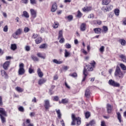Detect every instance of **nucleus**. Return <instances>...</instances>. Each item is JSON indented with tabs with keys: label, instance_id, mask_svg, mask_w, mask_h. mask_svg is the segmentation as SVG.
Returning a JSON list of instances; mask_svg holds the SVG:
<instances>
[{
	"label": "nucleus",
	"instance_id": "5701e85b",
	"mask_svg": "<svg viewBox=\"0 0 126 126\" xmlns=\"http://www.w3.org/2000/svg\"><path fill=\"white\" fill-rule=\"evenodd\" d=\"M53 62L54 63H56V64H62V63H63V61H59L57 59H54L53 60Z\"/></svg>",
	"mask_w": 126,
	"mask_h": 126
},
{
	"label": "nucleus",
	"instance_id": "f257e3e1",
	"mask_svg": "<svg viewBox=\"0 0 126 126\" xmlns=\"http://www.w3.org/2000/svg\"><path fill=\"white\" fill-rule=\"evenodd\" d=\"M90 65H86L84 68L83 70V74H88V71H92L93 70V68L95 67V65L96 64V63L95 61H93L90 63Z\"/></svg>",
	"mask_w": 126,
	"mask_h": 126
},
{
	"label": "nucleus",
	"instance_id": "39448f33",
	"mask_svg": "<svg viewBox=\"0 0 126 126\" xmlns=\"http://www.w3.org/2000/svg\"><path fill=\"white\" fill-rule=\"evenodd\" d=\"M21 34H22V29H19L12 34V36L15 39H18V36H20Z\"/></svg>",
	"mask_w": 126,
	"mask_h": 126
},
{
	"label": "nucleus",
	"instance_id": "e2e57ef3",
	"mask_svg": "<svg viewBox=\"0 0 126 126\" xmlns=\"http://www.w3.org/2000/svg\"><path fill=\"white\" fill-rule=\"evenodd\" d=\"M29 72L31 74V73H33V72H34V70H33V69H32L31 68H29Z\"/></svg>",
	"mask_w": 126,
	"mask_h": 126
},
{
	"label": "nucleus",
	"instance_id": "f03ea898",
	"mask_svg": "<svg viewBox=\"0 0 126 126\" xmlns=\"http://www.w3.org/2000/svg\"><path fill=\"white\" fill-rule=\"evenodd\" d=\"M71 119H72V122H71V126H75L77 122V125H80L81 124V119L79 117H75V115L74 114H72L71 115Z\"/></svg>",
	"mask_w": 126,
	"mask_h": 126
},
{
	"label": "nucleus",
	"instance_id": "a19ab883",
	"mask_svg": "<svg viewBox=\"0 0 126 126\" xmlns=\"http://www.w3.org/2000/svg\"><path fill=\"white\" fill-rule=\"evenodd\" d=\"M103 29L104 33H107V32H108V27L104 26L103 27Z\"/></svg>",
	"mask_w": 126,
	"mask_h": 126
},
{
	"label": "nucleus",
	"instance_id": "a878e982",
	"mask_svg": "<svg viewBox=\"0 0 126 126\" xmlns=\"http://www.w3.org/2000/svg\"><path fill=\"white\" fill-rule=\"evenodd\" d=\"M23 15L26 18H29V14L28 13V12H27V11H23Z\"/></svg>",
	"mask_w": 126,
	"mask_h": 126
},
{
	"label": "nucleus",
	"instance_id": "20e7f679",
	"mask_svg": "<svg viewBox=\"0 0 126 126\" xmlns=\"http://www.w3.org/2000/svg\"><path fill=\"white\" fill-rule=\"evenodd\" d=\"M25 73V69H24V64L23 63L19 64V69L18 70L19 75H23Z\"/></svg>",
	"mask_w": 126,
	"mask_h": 126
},
{
	"label": "nucleus",
	"instance_id": "7ed1b4c3",
	"mask_svg": "<svg viewBox=\"0 0 126 126\" xmlns=\"http://www.w3.org/2000/svg\"><path fill=\"white\" fill-rule=\"evenodd\" d=\"M114 75L115 76H118L119 78L124 77V73H123V72L121 70V68L119 66H116Z\"/></svg>",
	"mask_w": 126,
	"mask_h": 126
},
{
	"label": "nucleus",
	"instance_id": "680f3d73",
	"mask_svg": "<svg viewBox=\"0 0 126 126\" xmlns=\"http://www.w3.org/2000/svg\"><path fill=\"white\" fill-rule=\"evenodd\" d=\"M114 16V14L113 13H110L108 14V17L110 18H112Z\"/></svg>",
	"mask_w": 126,
	"mask_h": 126
},
{
	"label": "nucleus",
	"instance_id": "c9c22d12",
	"mask_svg": "<svg viewBox=\"0 0 126 126\" xmlns=\"http://www.w3.org/2000/svg\"><path fill=\"white\" fill-rule=\"evenodd\" d=\"M120 67H121L122 69L123 70H126V66L123 63H121L120 64Z\"/></svg>",
	"mask_w": 126,
	"mask_h": 126
},
{
	"label": "nucleus",
	"instance_id": "393cba45",
	"mask_svg": "<svg viewBox=\"0 0 126 126\" xmlns=\"http://www.w3.org/2000/svg\"><path fill=\"white\" fill-rule=\"evenodd\" d=\"M35 43L36 44H40L41 42H42V38L40 37H38L35 40Z\"/></svg>",
	"mask_w": 126,
	"mask_h": 126
},
{
	"label": "nucleus",
	"instance_id": "5fc2aeb1",
	"mask_svg": "<svg viewBox=\"0 0 126 126\" xmlns=\"http://www.w3.org/2000/svg\"><path fill=\"white\" fill-rule=\"evenodd\" d=\"M70 76H72V77H77V74L76 73H73L71 74H70Z\"/></svg>",
	"mask_w": 126,
	"mask_h": 126
},
{
	"label": "nucleus",
	"instance_id": "2f4dec72",
	"mask_svg": "<svg viewBox=\"0 0 126 126\" xmlns=\"http://www.w3.org/2000/svg\"><path fill=\"white\" fill-rule=\"evenodd\" d=\"M11 49L13 51H15L16 49H17V46H16V44H13L11 45Z\"/></svg>",
	"mask_w": 126,
	"mask_h": 126
},
{
	"label": "nucleus",
	"instance_id": "c85d7f7f",
	"mask_svg": "<svg viewBox=\"0 0 126 126\" xmlns=\"http://www.w3.org/2000/svg\"><path fill=\"white\" fill-rule=\"evenodd\" d=\"M37 56L38 57V58L43 59V60H45V59H46V56H43V55L41 53H38L37 54Z\"/></svg>",
	"mask_w": 126,
	"mask_h": 126
},
{
	"label": "nucleus",
	"instance_id": "f704fd0d",
	"mask_svg": "<svg viewBox=\"0 0 126 126\" xmlns=\"http://www.w3.org/2000/svg\"><path fill=\"white\" fill-rule=\"evenodd\" d=\"M68 103V99L64 98L62 99V104H67Z\"/></svg>",
	"mask_w": 126,
	"mask_h": 126
},
{
	"label": "nucleus",
	"instance_id": "4d7b16f0",
	"mask_svg": "<svg viewBox=\"0 0 126 126\" xmlns=\"http://www.w3.org/2000/svg\"><path fill=\"white\" fill-rule=\"evenodd\" d=\"M25 49L26 51H27V52H29V51H30V46H27L25 47Z\"/></svg>",
	"mask_w": 126,
	"mask_h": 126
},
{
	"label": "nucleus",
	"instance_id": "79ce46f5",
	"mask_svg": "<svg viewBox=\"0 0 126 126\" xmlns=\"http://www.w3.org/2000/svg\"><path fill=\"white\" fill-rule=\"evenodd\" d=\"M114 12L115 14H116L117 16H119L120 14V10H119L118 9H116Z\"/></svg>",
	"mask_w": 126,
	"mask_h": 126
},
{
	"label": "nucleus",
	"instance_id": "0e129e2a",
	"mask_svg": "<svg viewBox=\"0 0 126 126\" xmlns=\"http://www.w3.org/2000/svg\"><path fill=\"white\" fill-rule=\"evenodd\" d=\"M61 39L60 40L59 42L60 43H63L64 42V38L63 37L60 38Z\"/></svg>",
	"mask_w": 126,
	"mask_h": 126
},
{
	"label": "nucleus",
	"instance_id": "7c9ffc66",
	"mask_svg": "<svg viewBox=\"0 0 126 126\" xmlns=\"http://www.w3.org/2000/svg\"><path fill=\"white\" fill-rule=\"evenodd\" d=\"M56 113L58 115L59 119H61L62 118V113H61V110H60V109L57 110H56Z\"/></svg>",
	"mask_w": 126,
	"mask_h": 126
},
{
	"label": "nucleus",
	"instance_id": "4be33fe9",
	"mask_svg": "<svg viewBox=\"0 0 126 126\" xmlns=\"http://www.w3.org/2000/svg\"><path fill=\"white\" fill-rule=\"evenodd\" d=\"M95 124H96V122L95 121V120H93L90 122L89 124H87L86 125V126H94Z\"/></svg>",
	"mask_w": 126,
	"mask_h": 126
},
{
	"label": "nucleus",
	"instance_id": "3c124183",
	"mask_svg": "<svg viewBox=\"0 0 126 126\" xmlns=\"http://www.w3.org/2000/svg\"><path fill=\"white\" fill-rule=\"evenodd\" d=\"M107 7L109 11H110V10H112V9H113V5H108V6H107Z\"/></svg>",
	"mask_w": 126,
	"mask_h": 126
},
{
	"label": "nucleus",
	"instance_id": "412c9836",
	"mask_svg": "<svg viewBox=\"0 0 126 126\" xmlns=\"http://www.w3.org/2000/svg\"><path fill=\"white\" fill-rule=\"evenodd\" d=\"M119 43H120L122 46H126V41L125 39H120L119 40Z\"/></svg>",
	"mask_w": 126,
	"mask_h": 126
},
{
	"label": "nucleus",
	"instance_id": "dca6fc26",
	"mask_svg": "<svg viewBox=\"0 0 126 126\" xmlns=\"http://www.w3.org/2000/svg\"><path fill=\"white\" fill-rule=\"evenodd\" d=\"M90 90L88 89H86L85 91V95L87 98H89L90 97Z\"/></svg>",
	"mask_w": 126,
	"mask_h": 126
},
{
	"label": "nucleus",
	"instance_id": "09e8293b",
	"mask_svg": "<svg viewBox=\"0 0 126 126\" xmlns=\"http://www.w3.org/2000/svg\"><path fill=\"white\" fill-rule=\"evenodd\" d=\"M38 37V34L33 33L32 36V39H36V38Z\"/></svg>",
	"mask_w": 126,
	"mask_h": 126
},
{
	"label": "nucleus",
	"instance_id": "bf43d9fd",
	"mask_svg": "<svg viewBox=\"0 0 126 126\" xmlns=\"http://www.w3.org/2000/svg\"><path fill=\"white\" fill-rule=\"evenodd\" d=\"M104 50H105V47H104V46H101V47L100 48V49H99V51H100V52H104Z\"/></svg>",
	"mask_w": 126,
	"mask_h": 126
},
{
	"label": "nucleus",
	"instance_id": "69168bd1",
	"mask_svg": "<svg viewBox=\"0 0 126 126\" xmlns=\"http://www.w3.org/2000/svg\"><path fill=\"white\" fill-rule=\"evenodd\" d=\"M30 2L32 4H36V1L35 0H30Z\"/></svg>",
	"mask_w": 126,
	"mask_h": 126
},
{
	"label": "nucleus",
	"instance_id": "2eb2a0df",
	"mask_svg": "<svg viewBox=\"0 0 126 126\" xmlns=\"http://www.w3.org/2000/svg\"><path fill=\"white\" fill-rule=\"evenodd\" d=\"M80 30L81 31H85L86 30V24L82 23L80 26Z\"/></svg>",
	"mask_w": 126,
	"mask_h": 126
},
{
	"label": "nucleus",
	"instance_id": "ea45409f",
	"mask_svg": "<svg viewBox=\"0 0 126 126\" xmlns=\"http://www.w3.org/2000/svg\"><path fill=\"white\" fill-rule=\"evenodd\" d=\"M94 24H96V23H97V24H98V25H101L102 24V21H101L100 20L94 21Z\"/></svg>",
	"mask_w": 126,
	"mask_h": 126
},
{
	"label": "nucleus",
	"instance_id": "58836bf2",
	"mask_svg": "<svg viewBox=\"0 0 126 126\" xmlns=\"http://www.w3.org/2000/svg\"><path fill=\"white\" fill-rule=\"evenodd\" d=\"M63 38V31H60L59 32L58 38Z\"/></svg>",
	"mask_w": 126,
	"mask_h": 126
},
{
	"label": "nucleus",
	"instance_id": "1a4fd4ad",
	"mask_svg": "<svg viewBox=\"0 0 126 126\" xmlns=\"http://www.w3.org/2000/svg\"><path fill=\"white\" fill-rule=\"evenodd\" d=\"M0 73L1 76H2V77H4V78H5V79H7L8 78V75L4 70H1Z\"/></svg>",
	"mask_w": 126,
	"mask_h": 126
},
{
	"label": "nucleus",
	"instance_id": "473e14b6",
	"mask_svg": "<svg viewBox=\"0 0 126 126\" xmlns=\"http://www.w3.org/2000/svg\"><path fill=\"white\" fill-rule=\"evenodd\" d=\"M65 18H67V19H68V20H69V21H71V20H72V19H73V17L72 16V15H70L69 16H66Z\"/></svg>",
	"mask_w": 126,
	"mask_h": 126
},
{
	"label": "nucleus",
	"instance_id": "338daca9",
	"mask_svg": "<svg viewBox=\"0 0 126 126\" xmlns=\"http://www.w3.org/2000/svg\"><path fill=\"white\" fill-rule=\"evenodd\" d=\"M101 126H107L104 121H102L101 123Z\"/></svg>",
	"mask_w": 126,
	"mask_h": 126
},
{
	"label": "nucleus",
	"instance_id": "de8ad7c7",
	"mask_svg": "<svg viewBox=\"0 0 126 126\" xmlns=\"http://www.w3.org/2000/svg\"><path fill=\"white\" fill-rule=\"evenodd\" d=\"M77 16L79 18H80V17H81V16H82V13H81V12H80V11H79V10L78 11V14H77Z\"/></svg>",
	"mask_w": 126,
	"mask_h": 126
},
{
	"label": "nucleus",
	"instance_id": "6e6552de",
	"mask_svg": "<svg viewBox=\"0 0 126 126\" xmlns=\"http://www.w3.org/2000/svg\"><path fill=\"white\" fill-rule=\"evenodd\" d=\"M32 18L35 19L37 17V11L33 9H31L30 10Z\"/></svg>",
	"mask_w": 126,
	"mask_h": 126
},
{
	"label": "nucleus",
	"instance_id": "0eeeda50",
	"mask_svg": "<svg viewBox=\"0 0 126 126\" xmlns=\"http://www.w3.org/2000/svg\"><path fill=\"white\" fill-rule=\"evenodd\" d=\"M108 83L109 85H111V86H114L116 87H119L120 86V84L115 82L113 80L111 79L108 81Z\"/></svg>",
	"mask_w": 126,
	"mask_h": 126
},
{
	"label": "nucleus",
	"instance_id": "8fccbe9b",
	"mask_svg": "<svg viewBox=\"0 0 126 126\" xmlns=\"http://www.w3.org/2000/svg\"><path fill=\"white\" fill-rule=\"evenodd\" d=\"M3 31H4V32H7V31H8V27H7V26H5L3 29Z\"/></svg>",
	"mask_w": 126,
	"mask_h": 126
},
{
	"label": "nucleus",
	"instance_id": "e433bc0d",
	"mask_svg": "<svg viewBox=\"0 0 126 126\" xmlns=\"http://www.w3.org/2000/svg\"><path fill=\"white\" fill-rule=\"evenodd\" d=\"M16 90L18 91V92H23V89L19 87H17L16 88Z\"/></svg>",
	"mask_w": 126,
	"mask_h": 126
},
{
	"label": "nucleus",
	"instance_id": "f3484780",
	"mask_svg": "<svg viewBox=\"0 0 126 126\" xmlns=\"http://www.w3.org/2000/svg\"><path fill=\"white\" fill-rule=\"evenodd\" d=\"M46 81H47V80L44 78H42L39 79L38 81V84L39 85H42V84H44V83H46Z\"/></svg>",
	"mask_w": 126,
	"mask_h": 126
},
{
	"label": "nucleus",
	"instance_id": "cd10ccee",
	"mask_svg": "<svg viewBox=\"0 0 126 126\" xmlns=\"http://www.w3.org/2000/svg\"><path fill=\"white\" fill-rule=\"evenodd\" d=\"M111 1V0H102V4L105 5H107V4H109Z\"/></svg>",
	"mask_w": 126,
	"mask_h": 126
},
{
	"label": "nucleus",
	"instance_id": "37998d69",
	"mask_svg": "<svg viewBox=\"0 0 126 126\" xmlns=\"http://www.w3.org/2000/svg\"><path fill=\"white\" fill-rule=\"evenodd\" d=\"M24 31L25 33H28V32L30 31V29H29L28 27H26L24 28Z\"/></svg>",
	"mask_w": 126,
	"mask_h": 126
},
{
	"label": "nucleus",
	"instance_id": "a211bd4d",
	"mask_svg": "<svg viewBox=\"0 0 126 126\" xmlns=\"http://www.w3.org/2000/svg\"><path fill=\"white\" fill-rule=\"evenodd\" d=\"M119 58H121V59L123 63H126V57L125 55H123V54L120 55L119 56Z\"/></svg>",
	"mask_w": 126,
	"mask_h": 126
},
{
	"label": "nucleus",
	"instance_id": "72a5a7b5",
	"mask_svg": "<svg viewBox=\"0 0 126 126\" xmlns=\"http://www.w3.org/2000/svg\"><path fill=\"white\" fill-rule=\"evenodd\" d=\"M53 27L55 29H56V28H58L59 27V22H55L54 24L53 25Z\"/></svg>",
	"mask_w": 126,
	"mask_h": 126
},
{
	"label": "nucleus",
	"instance_id": "4468645a",
	"mask_svg": "<svg viewBox=\"0 0 126 126\" xmlns=\"http://www.w3.org/2000/svg\"><path fill=\"white\" fill-rule=\"evenodd\" d=\"M37 72L39 77H40V78H42V77L44 76V73L42 72V71L41 70V69L40 68H37Z\"/></svg>",
	"mask_w": 126,
	"mask_h": 126
},
{
	"label": "nucleus",
	"instance_id": "13d9d810",
	"mask_svg": "<svg viewBox=\"0 0 126 126\" xmlns=\"http://www.w3.org/2000/svg\"><path fill=\"white\" fill-rule=\"evenodd\" d=\"M21 2L25 3V4H27L28 3V0H21Z\"/></svg>",
	"mask_w": 126,
	"mask_h": 126
},
{
	"label": "nucleus",
	"instance_id": "c03bdc74",
	"mask_svg": "<svg viewBox=\"0 0 126 126\" xmlns=\"http://www.w3.org/2000/svg\"><path fill=\"white\" fill-rule=\"evenodd\" d=\"M18 110L22 113L24 112V108L23 106H20L18 108Z\"/></svg>",
	"mask_w": 126,
	"mask_h": 126
},
{
	"label": "nucleus",
	"instance_id": "aec40b11",
	"mask_svg": "<svg viewBox=\"0 0 126 126\" xmlns=\"http://www.w3.org/2000/svg\"><path fill=\"white\" fill-rule=\"evenodd\" d=\"M64 57L65 58H68V57H70V53L68 51H67V50L65 49L64 50Z\"/></svg>",
	"mask_w": 126,
	"mask_h": 126
},
{
	"label": "nucleus",
	"instance_id": "864d4df0",
	"mask_svg": "<svg viewBox=\"0 0 126 126\" xmlns=\"http://www.w3.org/2000/svg\"><path fill=\"white\" fill-rule=\"evenodd\" d=\"M59 96H55L54 97V98H53V101H56V102H58L59 101Z\"/></svg>",
	"mask_w": 126,
	"mask_h": 126
},
{
	"label": "nucleus",
	"instance_id": "c756f323",
	"mask_svg": "<svg viewBox=\"0 0 126 126\" xmlns=\"http://www.w3.org/2000/svg\"><path fill=\"white\" fill-rule=\"evenodd\" d=\"M92 10V8L91 7H87L86 8L84 7L83 9V11H90Z\"/></svg>",
	"mask_w": 126,
	"mask_h": 126
},
{
	"label": "nucleus",
	"instance_id": "f8f14e48",
	"mask_svg": "<svg viewBox=\"0 0 126 126\" xmlns=\"http://www.w3.org/2000/svg\"><path fill=\"white\" fill-rule=\"evenodd\" d=\"M9 64H10V62L8 61H7L4 63L3 65V68L4 69H5V70H7V69H8Z\"/></svg>",
	"mask_w": 126,
	"mask_h": 126
},
{
	"label": "nucleus",
	"instance_id": "4c0bfd02",
	"mask_svg": "<svg viewBox=\"0 0 126 126\" xmlns=\"http://www.w3.org/2000/svg\"><path fill=\"white\" fill-rule=\"evenodd\" d=\"M32 58L34 62H38L39 61V59H38L36 56H32Z\"/></svg>",
	"mask_w": 126,
	"mask_h": 126
},
{
	"label": "nucleus",
	"instance_id": "ddd939ff",
	"mask_svg": "<svg viewBox=\"0 0 126 126\" xmlns=\"http://www.w3.org/2000/svg\"><path fill=\"white\" fill-rule=\"evenodd\" d=\"M107 113L108 114H110V113H112V110L113 109V106H112V105H111V104L108 103L107 104Z\"/></svg>",
	"mask_w": 126,
	"mask_h": 126
},
{
	"label": "nucleus",
	"instance_id": "423d86ee",
	"mask_svg": "<svg viewBox=\"0 0 126 126\" xmlns=\"http://www.w3.org/2000/svg\"><path fill=\"white\" fill-rule=\"evenodd\" d=\"M44 108L46 109V110H49L52 106L50 104V100L46 99L44 100Z\"/></svg>",
	"mask_w": 126,
	"mask_h": 126
},
{
	"label": "nucleus",
	"instance_id": "49530a36",
	"mask_svg": "<svg viewBox=\"0 0 126 126\" xmlns=\"http://www.w3.org/2000/svg\"><path fill=\"white\" fill-rule=\"evenodd\" d=\"M102 10L104 12H107V11H109V9H108V7L106 6V7H103L102 8Z\"/></svg>",
	"mask_w": 126,
	"mask_h": 126
},
{
	"label": "nucleus",
	"instance_id": "9b49d317",
	"mask_svg": "<svg viewBox=\"0 0 126 126\" xmlns=\"http://www.w3.org/2000/svg\"><path fill=\"white\" fill-rule=\"evenodd\" d=\"M57 9H58V5L56 2H54L52 4L51 11L52 12H55V11H57Z\"/></svg>",
	"mask_w": 126,
	"mask_h": 126
},
{
	"label": "nucleus",
	"instance_id": "603ef678",
	"mask_svg": "<svg viewBox=\"0 0 126 126\" xmlns=\"http://www.w3.org/2000/svg\"><path fill=\"white\" fill-rule=\"evenodd\" d=\"M65 47L66 48V49H70V48H71V45H70V44L69 43H66L65 45Z\"/></svg>",
	"mask_w": 126,
	"mask_h": 126
},
{
	"label": "nucleus",
	"instance_id": "9d476101",
	"mask_svg": "<svg viewBox=\"0 0 126 126\" xmlns=\"http://www.w3.org/2000/svg\"><path fill=\"white\" fill-rule=\"evenodd\" d=\"M0 115L4 116V117H7V114L4 108L0 107Z\"/></svg>",
	"mask_w": 126,
	"mask_h": 126
},
{
	"label": "nucleus",
	"instance_id": "052dcab7",
	"mask_svg": "<svg viewBox=\"0 0 126 126\" xmlns=\"http://www.w3.org/2000/svg\"><path fill=\"white\" fill-rule=\"evenodd\" d=\"M84 75V76L83 77V79L82 80V81H85L86 79V77L87 76V75H88V74H83Z\"/></svg>",
	"mask_w": 126,
	"mask_h": 126
},
{
	"label": "nucleus",
	"instance_id": "a18cd8bd",
	"mask_svg": "<svg viewBox=\"0 0 126 126\" xmlns=\"http://www.w3.org/2000/svg\"><path fill=\"white\" fill-rule=\"evenodd\" d=\"M86 119H88L90 117V112H87L85 114Z\"/></svg>",
	"mask_w": 126,
	"mask_h": 126
},
{
	"label": "nucleus",
	"instance_id": "b1692460",
	"mask_svg": "<svg viewBox=\"0 0 126 126\" xmlns=\"http://www.w3.org/2000/svg\"><path fill=\"white\" fill-rule=\"evenodd\" d=\"M118 120L119 121L120 123H122V116L120 112H117Z\"/></svg>",
	"mask_w": 126,
	"mask_h": 126
},
{
	"label": "nucleus",
	"instance_id": "6ab92c4d",
	"mask_svg": "<svg viewBox=\"0 0 126 126\" xmlns=\"http://www.w3.org/2000/svg\"><path fill=\"white\" fill-rule=\"evenodd\" d=\"M94 30L96 34H100L101 30H102V29H101V28H98L94 29Z\"/></svg>",
	"mask_w": 126,
	"mask_h": 126
},
{
	"label": "nucleus",
	"instance_id": "6e6d98bb",
	"mask_svg": "<svg viewBox=\"0 0 126 126\" xmlns=\"http://www.w3.org/2000/svg\"><path fill=\"white\" fill-rule=\"evenodd\" d=\"M45 47H46V44H43L39 46V49H45Z\"/></svg>",
	"mask_w": 126,
	"mask_h": 126
},
{
	"label": "nucleus",
	"instance_id": "bb28decb",
	"mask_svg": "<svg viewBox=\"0 0 126 126\" xmlns=\"http://www.w3.org/2000/svg\"><path fill=\"white\" fill-rule=\"evenodd\" d=\"M0 120H1L2 124H4V123H5V122H6V121L5 120V118H4V117H3V115L0 114Z\"/></svg>",
	"mask_w": 126,
	"mask_h": 126
},
{
	"label": "nucleus",
	"instance_id": "774afa93",
	"mask_svg": "<svg viewBox=\"0 0 126 126\" xmlns=\"http://www.w3.org/2000/svg\"><path fill=\"white\" fill-rule=\"evenodd\" d=\"M123 23L124 25H126V17L124 19Z\"/></svg>",
	"mask_w": 126,
	"mask_h": 126
}]
</instances>
